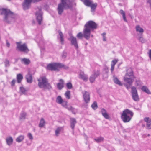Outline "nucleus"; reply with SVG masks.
<instances>
[{"mask_svg":"<svg viewBox=\"0 0 151 151\" xmlns=\"http://www.w3.org/2000/svg\"><path fill=\"white\" fill-rule=\"evenodd\" d=\"M68 40L70 42V44L71 45H73L75 47L76 49H77L78 48V42L77 40V39L76 37H73L71 39H68Z\"/></svg>","mask_w":151,"mask_h":151,"instance_id":"nucleus-11","label":"nucleus"},{"mask_svg":"<svg viewBox=\"0 0 151 151\" xmlns=\"http://www.w3.org/2000/svg\"><path fill=\"white\" fill-rule=\"evenodd\" d=\"M127 73L125 75V76H128L129 78H133V79L135 78V77L134 75L133 71L132 69L129 68L126 70Z\"/></svg>","mask_w":151,"mask_h":151,"instance_id":"nucleus-13","label":"nucleus"},{"mask_svg":"<svg viewBox=\"0 0 151 151\" xmlns=\"http://www.w3.org/2000/svg\"><path fill=\"white\" fill-rule=\"evenodd\" d=\"M134 113L128 109L124 110L121 115L122 120L124 123L129 122L133 116Z\"/></svg>","mask_w":151,"mask_h":151,"instance_id":"nucleus-4","label":"nucleus"},{"mask_svg":"<svg viewBox=\"0 0 151 151\" xmlns=\"http://www.w3.org/2000/svg\"><path fill=\"white\" fill-rule=\"evenodd\" d=\"M83 95L84 100L86 103H88L90 100V96L89 93L86 91L82 92Z\"/></svg>","mask_w":151,"mask_h":151,"instance_id":"nucleus-12","label":"nucleus"},{"mask_svg":"<svg viewBox=\"0 0 151 151\" xmlns=\"http://www.w3.org/2000/svg\"><path fill=\"white\" fill-rule=\"evenodd\" d=\"M45 124V121L44 118H41L39 124V127L40 128H42L44 127Z\"/></svg>","mask_w":151,"mask_h":151,"instance_id":"nucleus-24","label":"nucleus"},{"mask_svg":"<svg viewBox=\"0 0 151 151\" xmlns=\"http://www.w3.org/2000/svg\"><path fill=\"white\" fill-rule=\"evenodd\" d=\"M26 116V114L25 112H23L20 114V119H25Z\"/></svg>","mask_w":151,"mask_h":151,"instance_id":"nucleus-45","label":"nucleus"},{"mask_svg":"<svg viewBox=\"0 0 151 151\" xmlns=\"http://www.w3.org/2000/svg\"><path fill=\"white\" fill-rule=\"evenodd\" d=\"M67 108V109L68 110L71 111L73 114H75L76 113L77 111L76 109L72 106H70Z\"/></svg>","mask_w":151,"mask_h":151,"instance_id":"nucleus-33","label":"nucleus"},{"mask_svg":"<svg viewBox=\"0 0 151 151\" xmlns=\"http://www.w3.org/2000/svg\"><path fill=\"white\" fill-rule=\"evenodd\" d=\"M133 80L132 78H129L127 76H125L124 78V81L130 85H132L133 83Z\"/></svg>","mask_w":151,"mask_h":151,"instance_id":"nucleus-18","label":"nucleus"},{"mask_svg":"<svg viewBox=\"0 0 151 151\" xmlns=\"http://www.w3.org/2000/svg\"><path fill=\"white\" fill-rule=\"evenodd\" d=\"M144 120L145 122H147L146 127L147 129H151V119H150L149 117H145L144 118Z\"/></svg>","mask_w":151,"mask_h":151,"instance_id":"nucleus-16","label":"nucleus"},{"mask_svg":"<svg viewBox=\"0 0 151 151\" xmlns=\"http://www.w3.org/2000/svg\"><path fill=\"white\" fill-rule=\"evenodd\" d=\"M139 40L142 42V43H144L145 42V40H144L143 38L142 37H140L139 39Z\"/></svg>","mask_w":151,"mask_h":151,"instance_id":"nucleus-53","label":"nucleus"},{"mask_svg":"<svg viewBox=\"0 0 151 151\" xmlns=\"http://www.w3.org/2000/svg\"><path fill=\"white\" fill-rule=\"evenodd\" d=\"M67 88L68 89H70L72 88V85L70 82L68 83L66 85Z\"/></svg>","mask_w":151,"mask_h":151,"instance_id":"nucleus-47","label":"nucleus"},{"mask_svg":"<svg viewBox=\"0 0 151 151\" xmlns=\"http://www.w3.org/2000/svg\"><path fill=\"white\" fill-rule=\"evenodd\" d=\"M59 81L60 82L57 84V88L59 90H61L63 87V81L62 79H60Z\"/></svg>","mask_w":151,"mask_h":151,"instance_id":"nucleus-21","label":"nucleus"},{"mask_svg":"<svg viewBox=\"0 0 151 151\" xmlns=\"http://www.w3.org/2000/svg\"><path fill=\"white\" fill-rule=\"evenodd\" d=\"M67 55V52L63 51L62 55V57L63 58H65L66 57Z\"/></svg>","mask_w":151,"mask_h":151,"instance_id":"nucleus-49","label":"nucleus"},{"mask_svg":"<svg viewBox=\"0 0 151 151\" xmlns=\"http://www.w3.org/2000/svg\"><path fill=\"white\" fill-rule=\"evenodd\" d=\"M20 91L24 95H26L27 94V90L25 88L23 87H20Z\"/></svg>","mask_w":151,"mask_h":151,"instance_id":"nucleus-39","label":"nucleus"},{"mask_svg":"<svg viewBox=\"0 0 151 151\" xmlns=\"http://www.w3.org/2000/svg\"><path fill=\"white\" fill-rule=\"evenodd\" d=\"M101 112L103 116L106 119H109V115L107 113L106 110L104 108L101 109Z\"/></svg>","mask_w":151,"mask_h":151,"instance_id":"nucleus-20","label":"nucleus"},{"mask_svg":"<svg viewBox=\"0 0 151 151\" xmlns=\"http://www.w3.org/2000/svg\"><path fill=\"white\" fill-rule=\"evenodd\" d=\"M96 78L92 74L89 78V79L90 82L91 83H93L95 81V79Z\"/></svg>","mask_w":151,"mask_h":151,"instance_id":"nucleus-42","label":"nucleus"},{"mask_svg":"<svg viewBox=\"0 0 151 151\" xmlns=\"http://www.w3.org/2000/svg\"><path fill=\"white\" fill-rule=\"evenodd\" d=\"M120 13L122 15L123 19L125 22H127V20L126 19L125 14L124 11L122 10H120L119 11Z\"/></svg>","mask_w":151,"mask_h":151,"instance_id":"nucleus-37","label":"nucleus"},{"mask_svg":"<svg viewBox=\"0 0 151 151\" xmlns=\"http://www.w3.org/2000/svg\"><path fill=\"white\" fill-rule=\"evenodd\" d=\"M97 24L94 22L90 20L87 22L84 26L83 34L80 32L77 34L76 37L79 39H81L83 37L86 39L88 40L90 38L91 30L97 28Z\"/></svg>","mask_w":151,"mask_h":151,"instance_id":"nucleus-1","label":"nucleus"},{"mask_svg":"<svg viewBox=\"0 0 151 151\" xmlns=\"http://www.w3.org/2000/svg\"><path fill=\"white\" fill-rule=\"evenodd\" d=\"M104 139V138L102 137H99L97 138L94 139V140L97 143L101 142L103 141Z\"/></svg>","mask_w":151,"mask_h":151,"instance_id":"nucleus-40","label":"nucleus"},{"mask_svg":"<svg viewBox=\"0 0 151 151\" xmlns=\"http://www.w3.org/2000/svg\"><path fill=\"white\" fill-rule=\"evenodd\" d=\"M1 10V14L4 15L3 18L4 21L9 24L10 23L15 17L14 14L9 9L6 8H3Z\"/></svg>","mask_w":151,"mask_h":151,"instance_id":"nucleus-2","label":"nucleus"},{"mask_svg":"<svg viewBox=\"0 0 151 151\" xmlns=\"http://www.w3.org/2000/svg\"><path fill=\"white\" fill-rule=\"evenodd\" d=\"M63 100L62 99L61 96H58L56 98V102L58 104H61L62 103V101Z\"/></svg>","mask_w":151,"mask_h":151,"instance_id":"nucleus-31","label":"nucleus"},{"mask_svg":"<svg viewBox=\"0 0 151 151\" xmlns=\"http://www.w3.org/2000/svg\"><path fill=\"white\" fill-rule=\"evenodd\" d=\"M61 104L63 107L66 108L67 109L68 108L67 107H68L67 106V102L66 101L63 100L62 103Z\"/></svg>","mask_w":151,"mask_h":151,"instance_id":"nucleus-43","label":"nucleus"},{"mask_svg":"<svg viewBox=\"0 0 151 151\" xmlns=\"http://www.w3.org/2000/svg\"><path fill=\"white\" fill-rule=\"evenodd\" d=\"M150 7H151V4H150Z\"/></svg>","mask_w":151,"mask_h":151,"instance_id":"nucleus-64","label":"nucleus"},{"mask_svg":"<svg viewBox=\"0 0 151 151\" xmlns=\"http://www.w3.org/2000/svg\"><path fill=\"white\" fill-rule=\"evenodd\" d=\"M103 41H106V37L105 36H104L103 37Z\"/></svg>","mask_w":151,"mask_h":151,"instance_id":"nucleus-59","label":"nucleus"},{"mask_svg":"<svg viewBox=\"0 0 151 151\" xmlns=\"http://www.w3.org/2000/svg\"><path fill=\"white\" fill-rule=\"evenodd\" d=\"M33 0H24V2L22 3L23 9L24 10L28 9L30 7L31 3Z\"/></svg>","mask_w":151,"mask_h":151,"instance_id":"nucleus-9","label":"nucleus"},{"mask_svg":"<svg viewBox=\"0 0 151 151\" xmlns=\"http://www.w3.org/2000/svg\"><path fill=\"white\" fill-rule=\"evenodd\" d=\"M4 63L6 67H9L10 66L9 62L7 59H5Z\"/></svg>","mask_w":151,"mask_h":151,"instance_id":"nucleus-46","label":"nucleus"},{"mask_svg":"<svg viewBox=\"0 0 151 151\" xmlns=\"http://www.w3.org/2000/svg\"><path fill=\"white\" fill-rule=\"evenodd\" d=\"M136 30L137 32H138L140 34H142L144 32V30L140 27L139 25H137L135 27Z\"/></svg>","mask_w":151,"mask_h":151,"instance_id":"nucleus-29","label":"nucleus"},{"mask_svg":"<svg viewBox=\"0 0 151 151\" xmlns=\"http://www.w3.org/2000/svg\"><path fill=\"white\" fill-rule=\"evenodd\" d=\"M6 45L7 47H9L10 46V43L8 42H6Z\"/></svg>","mask_w":151,"mask_h":151,"instance_id":"nucleus-57","label":"nucleus"},{"mask_svg":"<svg viewBox=\"0 0 151 151\" xmlns=\"http://www.w3.org/2000/svg\"><path fill=\"white\" fill-rule=\"evenodd\" d=\"M65 95L66 97L68 99H69L70 98V91H67L65 93Z\"/></svg>","mask_w":151,"mask_h":151,"instance_id":"nucleus-44","label":"nucleus"},{"mask_svg":"<svg viewBox=\"0 0 151 151\" xmlns=\"http://www.w3.org/2000/svg\"><path fill=\"white\" fill-rule=\"evenodd\" d=\"M36 17V19L39 25L41 24V22L42 20V14L41 13V10L40 9L39 11L37 12L35 14Z\"/></svg>","mask_w":151,"mask_h":151,"instance_id":"nucleus-10","label":"nucleus"},{"mask_svg":"<svg viewBox=\"0 0 151 151\" xmlns=\"http://www.w3.org/2000/svg\"><path fill=\"white\" fill-rule=\"evenodd\" d=\"M41 80L38 79V86L40 88H43L44 89H50L52 88V87L48 83L47 79L45 77L40 78Z\"/></svg>","mask_w":151,"mask_h":151,"instance_id":"nucleus-5","label":"nucleus"},{"mask_svg":"<svg viewBox=\"0 0 151 151\" xmlns=\"http://www.w3.org/2000/svg\"><path fill=\"white\" fill-rule=\"evenodd\" d=\"M90 35L92 37H93V35Z\"/></svg>","mask_w":151,"mask_h":151,"instance_id":"nucleus-62","label":"nucleus"},{"mask_svg":"<svg viewBox=\"0 0 151 151\" xmlns=\"http://www.w3.org/2000/svg\"><path fill=\"white\" fill-rule=\"evenodd\" d=\"M97 6V4L96 3L93 4H91L90 6L91 7V12H94Z\"/></svg>","mask_w":151,"mask_h":151,"instance_id":"nucleus-30","label":"nucleus"},{"mask_svg":"<svg viewBox=\"0 0 151 151\" xmlns=\"http://www.w3.org/2000/svg\"><path fill=\"white\" fill-rule=\"evenodd\" d=\"M27 136L30 139L32 140L33 139V136L31 133H28Z\"/></svg>","mask_w":151,"mask_h":151,"instance_id":"nucleus-51","label":"nucleus"},{"mask_svg":"<svg viewBox=\"0 0 151 151\" xmlns=\"http://www.w3.org/2000/svg\"><path fill=\"white\" fill-rule=\"evenodd\" d=\"M59 63H52L48 64L46 67V69L47 70L52 71L59 70L58 69Z\"/></svg>","mask_w":151,"mask_h":151,"instance_id":"nucleus-7","label":"nucleus"},{"mask_svg":"<svg viewBox=\"0 0 151 151\" xmlns=\"http://www.w3.org/2000/svg\"><path fill=\"white\" fill-rule=\"evenodd\" d=\"M136 82L137 83V86L140 85L141 84V82L140 80H136Z\"/></svg>","mask_w":151,"mask_h":151,"instance_id":"nucleus-52","label":"nucleus"},{"mask_svg":"<svg viewBox=\"0 0 151 151\" xmlns=\"http://www.w3.org/2000/svg\"><path fill=\"white\" fill-rule=\"evenodd\" d=\"M58 32L59 33V35L60 36V43L62 45H63L64 44V39L63 34L60 30H58Z\"/></svg>","mask_w":151,"mask_h":151,"instance_id":"nucleus-19","label":"nucleus"},{"mask_svg":"<svg viewBox=\"0 0 151 151\" xmlns=\"http://www.w3.org/2000/svg\"><path fill=\"white\" fill-rule=\"evenodd\" d=\"M23 78L22 75L21 74H18L17 75V82L18 83H20Z\"/></svg>","mask_w":151,"mask_h":151,"instance_id":"nucleus-23","label":"nucleus"},{"mask_svg":"<svg viewBox=\"0 0 151 151\" xmlns=\"http://www.w3.org/2000/svg\"><path fill=\"white\" fill-rule=\"evenodd\" d=\"M141 90L148 94H151V92L146 86H143L141 88Z\"/></svg>","mask_w":151,"mask_h":151,"instance_id":"nucleus-22","label":"nucleus"},{"mask_svg":"<svg viewBox=\"0 0 151 151\" xmlns=\"http://www.w3.org/2000/svg\"><path fill=\"white\" fill-rule=\"evenodd\" d=\"M84 2V4L90 7L92 3L89 0H81Z\"/></svg>","mask_w":151,"mask_h":151,"instance_id":"nucleus-32","label":"nucleus"},{"mask_svg":"<svg viewBox=\"0 0 151 151\" xmlns=\"http://www.w3.org/2000/svg\"><path fill=\"white\" fill-rule=\"evenodd\" d=\"M93 75L97 78L100 74V71L99 70H94L93 72Z\"/></svg>","mask_w":151,"mask_h":151,"instance_id":"nucleus-35","label":"nucleus"},{"mask_svg":"<svg viewBox=\"0 0 151 151\" xmlns=\"http://www.w3.org/2000/svg\"><path fill=\"white\" fill-rule=\"evenodd\" d=\"M88 44V43L87 42H86L85 43V45L86 46Z\"/></svg>","mask_w":151,"mask_h":151,"instance_id":"nucleus-63","label":"nucleus"},{"mask_svg":"<svg viewBox=\"0 0 151 151\" xmlns=\"http://www.w3.org/2000/svg\"><path fill=\"white\" fill-rule=\"evenodd\" d=\"M24 136L21 135L17 138L16 139V142L19 143L21 142L24 139Z\"/></svg>","mask_w":151,"mask_h":151,"instance_id":"nucleus-38","label":"nucleus"},{"mask_svg":"<svg viewBox=\"0 0 151 151\" xmlns=\"http://www.w3.org/2000/svg\"><path fill=\"white\" fill-rule=\"evenodd\" d=\"M16 82V80L15 79H13L11 82V85L12 86H13L15 85V83Z\"/></svg>","mask_w":151,"mask_h":151,"instance_id":"nucleus-50","label":"nucleus"},{"mask_svg":"<svg viewBox=\"0 0 151 151\" xmlns=\"http://www.w3.org/2000/svg\"><path fill=\"white\" fill-rule=\"evenodd\" d=\"M70 127L73 131H74L75 125L77 123L76 119L75 118H71L70 119Z\"/></svg>","mask_w":151,"mask_h":151,"instance_id":"nucleus-14","label":"nucleus"},{"mask_svg":"<svg viewBox=\"0 0 151 151\" xmlns=\"http://www.w3.org/2000/svg\"><path fill=\"white\" fill-rule=\"evenodd\" d=\"M6 141L7 144L9 145H10L12 143L13 139L12 138L10 137L8 138H6Z\"/></svg>","mask_w":151,"mask_h":151,"instance_id":"nucleus-36","label":"nucleus"},{"mask_svg":"<svg viewBox=\"0 0 151 151\" xmlns=\"http://www.w3.org/2000/svg\"><path fill=\"white\" fill-rule=\"evenodd\" d=\"M106 33L105 32H104L101 35H102V36L103 37L104 36H105V35H106Z\"/></svg>","mask_w":151,"mask_h":151,"instance_id":"nucleus-60","label":"nucleus"},{"mask_svg":"<svg viewBox=\"0 0 151 151\" xmlns=\"http://www.w3.org/2000/svg\"><path fill=\"white\" fill-rule=\"evenodd\" d=\"M131 94L133 99L135 101L139 100V98L137 93V90L134 86L131 87Z\"/></svg>","mask_w":151,"mask_h":151,"instance_id":"nucleus-8","label":"nucleus"},{"mask_svg":"<svg viewBox=\"0 0 151 151\" xmlns=\"http://www.w3.org/2000/svg\"><path fill=\"white\" fill-rule=\"evenodd\" d=\"M63 130V127H59L57 128L55 131V135L56 136H58L59 134V132Z\"/></svg>","mask_w":151,"mask_h":151,"instance_id":"nucleus-28","label":"nucleus"},{"mask_svg":"<svg viewBox=\"0 0 151 151\" xmlns=\"http://www.w3.org/2000/svg\"><path fill=\"white\" fill-rule=\"evenodd\" d=\"M147 3L149 4H151V0H147Z\"/></svg>","mask_w":151,"mask_h":151,"instance_id":"nucleus-58","label":"nucleus"},{"mask_svg":"<svg viewBox=\"0 0 151 151\" xmlns=\"http://www.w3.org/2000/svg\"><path fill=\"white\" fill-rule=\"evenodd\" d=\"M103 70L105 71L103 73V76H105V78H107L108 77V74L109 72V70L108 68L106 66L103 68Z\"/></svg>","mask_w":151,"mask_h":151,"instance_id":"nucleus-27","label":"nucleus"},{"mask_svg":"<svg viewBox=\"0 0 151 151\" xmlns=\"http://www.w3.org/2000/svg\"><path fill=\"white\" fill-rule=\"evenodd\" d=\"M114 81V83L116 84H117L119 86H122V84L121 83V81L116 78H115L113 80Z\"/></svg>","mask_w":151,"mask_h":151,"instance_id":"nucleus-34","label":"nucleus"},{"mask_svg":"<svg viewBox=\"0 0 151 151\" xmlns=\"http://www.w3.org/2000/svg\"><path fill=\"white\" fill-rule=\"evenodd\" d=\"M111 73H112L114 68V66L111 65Z\"/></svg>","mask_w":151,"mask_h":151,"instance_id":"nucleus-56","label":"nucleus"},{"mask_svg":"<svg viewBox=\"0 0 151 151\" xmlns=\"http://www.w3.org/2000/svg\"><path fill=\"white\" fill-rule=\"evenodd\" d=\"M91 107L93 109L96 110L98 107L97 102L94 101L91 105Z\"/></svg>","mask_w":151,"mask_h":151,"instance_id":"nucleus-41","label":"nucleus"},{"mask_svg":"<svg viewBox=\"0 0 151 151\" xmlns=\"http://www.w3.org/2000/svg\"><path fill=\"white\" fill-rule=\"evenodd\" d=\"M61 3L58 4V13L61 15L63 11L64 8L66 9H72L73 5L71 2L68 4L66 3L67 1H69L70 0H61Z\"/></svg>","mask_w":151,"mask_h":151,"instance_id":"nucleus-3","label":"nucleus"},{"mask_svg":"<svg viewBox=\"0 0 151 151\" xmlns=\"http://www.w3.org/2000/svg\"><path fill=\"white\" fill-rule=\"evenodd\" d=\"M68 34L69 36V37L68 39H71L74 37L73 36L72 33L71 32H69Z\"/></svg>","mask_w":151,"mask_h":151,"instance_id":"nucleus-54","label":"nucleus"},{"mask_svg":"<svg viewBox=\"0 0 151 151\" xmlns=\"http://www.w3.org/2000/svg\"><path fill=\"white\" fill-rule=\"evenodd\" d=\"M125 86L127 89H128L130 88V86L132 85H130L129 84H124Z\"/></svg>","mask_w":151,"mask_h":151,"instance_id":"nucleus-55","label":"nucleus"},{"mask_svg":"<svg viewBox=\"0 0 151 151\" xmlns=\"http://www.w3.org/2000/svg\"><path fill=\"white\" fill-rule=\"evenodd\" d=\"M85 139H86L87 140L88 139V137H87V135H85Z\"/></svg>","mask_w":151,"mask_h":151,"instance_id":"nucleus-61","label":"nucleus"},{"mask_svg":"<svg viewBox=\"0 0 151 151\" xmlns=\"http://www.w3.org/2000/svg\"><path fill=\"white\" fill-rule=\"evenodd\" d=\"M21 61L26 65H29L30 63L29 59L26 58H22L21 59Z\"/></svg>","mask_w":151,"mask_h":151,"instance_id":"nucleus-25","label":"nucleus"},{"mask_svg":"<svg viewBox=\"0 0 151 151\" xmlns=\"http://www.w3.org/2000/svg\"><path fill=\"white\" fill-rule=\"evenodd\" d=\"M79 78L85 81H87L88 79L87 75L85 74L83 72H81L80 73Z\"/></svg>","mask_w":151,"mask_h":151,"instance_id":"nucleus-15","label":"nucleus"},{"mask_svg":"<svg viewBox=\"0 0 151 151\" xmlns=\"http://www.w3.org/2000/svg\"><path fill=\"white\" fill-rule=\"evenodd\" d=\"M21 42H17L16 43L17 45L16 49L17 51L22 52L24 53L27 54L29 51V49L27 47L26 43H24L21 45Z\"/></svg>","mask_w":151,"mask_h":151,"instance_id":"nucleus-6","label":"nucleus"},{"mask_svg":"<svg viewBox=\"0 0 151 151\" xmlns=\"http://www.w3.org/2000/svg\"><path fill=\"white\" fill-rule=\"evenodd\" d=\"M25 78L27 83H31L32 82V74L29 72L26 75Z\"/></svg>","mask_w":151,"mask_h":151,"instance_id":"nucleus-17","label":"nucleus"},{"mask_svg":"<svg viewBox=\"0 0 151 151\" xmlns=\"http://www.w3.org/2000/svg\"><path fill=\"white\" fill-rule=\"evenodd\" d=\"M63 68L64 69L67 70L68 69L69 67L66 65H65L64 64L59 63L58 69Z\"/></svg>","mask_w":151,"mask_h":151,"instance_id":"nucleus-26","label":"nucleus"},{"mask_svg":"<svg viewBox=\"0 0 151 151\" xmlns=\"http://www.w3.org/2000/svg\"><path fill=\"white\" fill-rule=\"evenodd\" d=\"M118 60L114 59L111 62V65L114 66L118 62Z\"/></svg>","mask_w":151,"mask_h":151,"instance_id":"nucleus-48","label":"nucleus"}]
</instances>
